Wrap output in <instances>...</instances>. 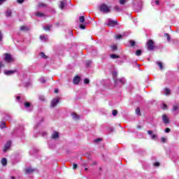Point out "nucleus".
<instances>
[{"label": "nucleus", "mask_w": 179, "mask_h": 179, "mask_svg": "<svg viewBox=\"0 0 179 179\" xmlns=\"http://www.w3.org/2000/svg\"><path fill=\"white\" fill-rule=\"evenodd\" d=\"M80 23H85V17L84 16H80L79 17Z\"/></svg>", "instance_id": "22"}, {"label": "nucleus", "mask_w": 179, "mask_h": 179, "mask_svg": "<svg viewBox=\"0 0 179 179\" xmlns=\"http://www.w3.org/2000/svg\"><path fill=\"white\" fill-rule=\"evenodd\" d=\"M161 142H162L163 143H166V138L162 137V138H161Z\"/></svg>", "instance_id": "44"}, {"label": "nucleus", "mask_w": 179, "mask_h": 179, "mask_svg": "<svg viewBox=\"0 0 179 179\" xmlns=\"http://www.w3.org/2000/svg\"><path fill=\"white\" fill-rule=\"evenodd\" d=\"M17 100H20V96H17Z\"/></svg>", "instance_id": "59"}, {"label": "nucleus", "mask_w": 179, "mask_h": 179, "mask_svg": "<svg viewBox=\"0 0 179 179\" xmlns=\"http://www.w3.org/2000/svg\"><path fill=\"white\" fill-rule=\"evenodd\" d=\"M136 114H137V115H141V109L139 108L136 109Z\"/></svg>", "instance_id": "29"}, {"label": "nucleus", "mask_w": 179, "mask_h": 179, "mask_svg": "<svg viewBox=\"0 0 179 179\" xmlns=\"http://www.w3.org/2000/svg\"><path fill=\"white\" fill-rule=\"evenodd\" d=\"M101 141V138H97L94 140V142L97 143V142H100Z\"/></svg>", "instance_id": "52"}, {"label": "nucleus", "mask_w": 179, "mask_h": 179, "mask_svg": "<svg viewBox=\"0 0 179 179\" xmlns=\"http://www.w3.org/2000/svg\"><path fill=\"white\" fill-rule=\"evenodd\" d=\"M21 31H29V27L26 26H22L20 27Z\"/></svg>", "instance_id": "16"}, {"label": "nucleus", "mask_w": 179, "mask_h": 179, "mask_svg": "<svg viewBox=\"0 0 179 179\" xmlns=\"http://www.w3.org/2000/svg\"><path fill=\"white\" fill-rule=\"evenodd\" d=\"M52 27V25H47L46 27H44L43 29L44 30L50 31V29Z\"/></svg>", "instance_id": "20"}, {"label": "nucleus", "mask_w": 179, "mask_h": 179, "mask_svg": "<svg viewBox=\"0 0 179 179\" xmlns=\"http://www.w3.org/2000/svg\"><path fill=\"white\" fill-rule=\"evenodd\" d=\"M80 29H82V30H85V29H86V27L83 24H80Z\"/></svg>", "instance_id": "36"}, {"label": "nucleus", "mask_w": 179, "mask_h": 179, "mask_svg": "<svg viewBox=\"0 0 179 179\" xmlns=\"http://www.w3.org/2000/svg\"><path fill=\"white\" fill-rule=\"evenodd\" d=\"M66 6V0L62 1L59 5L60 9H65Z\"/></svg>", "instance_id": "10"}, {"label": "nucleus", "mask_w": 179, "mask_h": 179, "mask_svg": "<svg viewBox=\"0 0 179 179\" xmlns=\"http://www.w3.org/2000/svg\"><path fill=\"white\" fill-rule=\"evenodd\" d=\"M147 48L148 50H149V51H152V50L155 49V42L153 41V40L150 39L147 42Z\"/></svg>", "instance_id": "4"}, {"label": "nucleus", "mask_w": 179, "mask_h": 179, "mask_svg": "<svg viewBox=\"0 0 179 179\" xmlns=\"http://www.w3.org/2000/svg\"><path fill=\"white\" fill-rule=\"evenodd\" d=\"M39 82L41 83H45V78H44V77H41V78H39Z\"/></svg>", "instance_id": "27"}, {"label": "nucleus", "mask_w": 179, "mask_h": 179, "mask_svg": "<svg viewBox=\"0 0 179 179\" xmlns=\"http://www.w3.org/2000/svg\"><path fill=\"white\" fill-rule=\"evenodd\" d=\"M57 103H59V98H58V97L52 99V101L51 102V106L52 107H55V106H57Z\"/></svg>", "instance_id": "7"}, {"label": "nucleus", "mask_w": 179, "mask_h": 179, "mask_svg": "<svg viewBox=\"0 0 179 179\" xmlns=\"http://www.w3.org/2000/svg\"><path fill=\"white\" fill-rule=\"evenodd\" d=\"M24 106H25L26 108L30 107V102H26V103H24Z\"/></svg>", "instance_id": "39"}, {"label": "nucleus", "mask_w": 179, "mask_h": 179, "mask_svg": "<svg viewBox=\"0 0 179 179\" xmlns=\"http://www.w3.org/2000/svg\"><path fill=\"white\" fill-rule=\"evenodd\" d=\"M0 128H1V129H3V128H6V124L5 123V122H1L0 123Z\"/></svg>", "instance_id": "19"}, {"label": "nucleus", "mask_w": 179, "mask_h": 179, "mask_svg": "<svg viewBox=\"0 0 179 179\" xmlns=\"http://www.w3.org/2000/svg\"><path fill=\"white\" fill-rule=\"evenodd\" d=\"M112 75H113V78L115 80V87H121L122 85H124L125 83V78L117 79V76L118 75V73L117 71H113Z\"/></svg>", "instance_id": "1"}, {"label": "nucleus", "mask_w": 179, "mask_h": 179, "mask_svg": "<svg viewBox=\"0 0 179 179\" xmlns=\"http://www.w3.org/2000/svg\"><path fill=\"white\" fill-rule=\"evenodd\" d=\"M137 128H138V129H141L142 127H141V125H138Z\"/></svg>", "instance_id": "58"}, {"label": "nucleus", "mask_w": 179, "mask_h": 179, "mask_svg": "<svg viewBox=\"0 0 179 179\" xmlns=\"http://www.w3.org/2000/svg\"><path fill=\"white\" fill-rule=\"evenodd\" d=\"M154 166H155V167H159V166H160V163H159V162H155V163L154 164Z\"/></svg>", "instance_id": "40"}, {"label": "nucleus", "mask_w": 179, "mask_h": 179, "mask_svg": "<svg viewBox=\"0 0 179 179\" xmlns=\"http://www.w3.org/2000/svg\"><path fill=\"white\" fill-rule=\"evenodd\" d=\"M157 64L160 69H163V63H162V62H158Z\"/></svg>", "instance_id": "26"}, {"label": "nucleus", "mask_w": 179, "mask_h": 179, "mask_svg": "<svg viewBox=\"0 0 179 179\" xmlns=\"http://www.w3.org/2000/svg\"><path fill=\"white\" fill-rule=\"evenodd\" d=\"M73 170H76V169H78V164H73Z\"/></svg>", "instance_id": "37"}, {"label": "nucleus", "mask_w": 179, "mask_h": 179, "mask_svg": "<svg viewBox=\"0 0 179 179\" xmlns=\"http://www.w3.org/2000/svg\"><path fill=\"white\" fill-rule=\"evenodd\" d=\"M39 99H40V100H41L42 101H44V96H40Z\"/></svg>", "instance_id": "55"}, {"label": "nucleus", "mask_w": 179, "mask_h": 179, "mask_svg": "<svg viewBox=\"0 0 179 179\" xmlns=\"http://www.w3.org/2000/svg\"><path fill=\"white\" fill-rule=\"evenodd\" d=\"M155 3L156 5H159V4L160 3V1H159V0H156V1H155Z\"/></svg>", "instance_id": "50"}, {"label": "nucleus", "mask_w": 179, "mask_h": 179, "mask_svg": "<svg viewBox=\"0 0 179 179\" xmlns=\"http://www.w3.org/2000/svg\"><path fill=\"white\" fill-rule=\"evenodd\" d=\"M130 44H131V47H134V45H135V42H134V41H130Z\"/></svg>", "instance_id": "41"}, {"label": "nucleus", "mask_w": 179, "mask_h": 179, "mask_svg": "<svg viewBox=\"0 0 179 179\" xmlns=\"http://www.w3.org/2000/svg\"><path fill=\"white\" fill-rule=\"evenodd\" d=\"M3 2H6V0H0V5H2Z\"/></svg>", "instance_id": "49"}, {"label": "nucleus", "mask_w": 179, "mask_h": 179, "mask_svg": "<svg viewBox=\"0 0 179 179\" xmlns=\"http://www.w3.org/2000/svg\"><path fill=\"white\" fill-rule=\"evenodd\" d=\"M6 16L7 17H10V16H12V10L8 8L6 11Z\"/></svg>", "instance_id": "13"}, {"label": "nucleus", "mask_w": 179, "mask_h": 179, "mask_svg": "<svg viewBox=\"0 0 179 179\" xmlns=\"http://www.w3.org/2000/svg\"><path fill=\"white\" fill-rule=\"evenodd\" d=\"M40 56L41 57V58H43L44 59H47V55H45L44 52H41Z\"/></svg>", "instance_id": "23"}, {"label": "nucleus", "mask_w": 179, "mask_h": 179, "mask_svg": "<svg viewBox=\"0 0 179 179\" xmlns=\"http://www.w3.org/2000/svg\"><path fill=\"white\" fill-rule=\"evenodd\" d=\"M10 145H12V142L10 141H8L6 145H4V148H3V152H6L10 148Z\"/></svg>", "instance_id": "8"}, {"label": "nucleus", "mask_w": 179, "mask_h": 179, "mask_svg": "<svg viewBox=\"0 0 179 179\" xmlns=\"http://www.w3.org/2000/svg\"><path fill=\"white\" fill-rule=\"evenodd\" d=\"M110 58L115 59V58H120V56L116 55H110Z\"/></svg>", "instance_id": "31"}, {"label": "nucleus", "mask_w": 179, "mask_h": 179, "mask_svg": "<svg viewBox=\"0 0 179 179\" xmlns=\"http://www.w3.org/2000/svg\"><path fill=\"white\" fill-rule=\"evenodd\" d=\"M105 24L109 27H114V26H117L118 24V22L108 18L106 20Z\"/></svg>", "instance_id": "3"}, {"label": "nucleus", "mask_w": 179, "mask_h": 179, "mask_svg": "<svg viewBox=\"0 0 179 179\" xmlns=\"http://www.w3.org/2000/svg\"><path fill=\"white\" fill-rule=\"evenodd\" d=\"M117 40H120V38H122V35H117L116 36Z\"/></svg>", "instance_id": "42"}, {"label": "nucleus", "mask_w": 179, "mask_h": 179, "mask_svg": "<svg viewBox=\"0 0 179 179\" xmlns=\"http://www.w3.org/2000/svg\"><path fill=\"white\" fill-rule=\"evenodd\" d=\"M162 121L165 124H169V122H170V120H169V117H167V115H162Z\"/></svg>", "instance_id": "12"}, {"label": "nucleus", "mask_w": 179, "mask_h": 179, "mask_svg": "<svg viewBox=\"0 0 179 179\" xmlns=\"http://www.w3.org/2000/svg\"><path fill=\"white\" fill-rule=\"evenodd\" d=\"M59 134L57 131H54V133L52 135V139H57V138H59Z\"/></svg>", "instance_id": "14"}, {"label": "nucleus", "mask_w": 179, "mask_h": 179, "mask_svg": "<svg viewBox=\"0 0 179 179\" xmlns=\"http://www.w3.org/2000/svg\"><path fill=\"white\" fill-rule=\"evenodd\" d=\"M177 110H178V106H173V111H177Z\"/></svg>", "instance_id": "34"}, {"label": "nucleus", "mask_w": 179, "mask_h": 179, "mask_svg": "<svg viewBox=\"0 0 179 179\" xmlns=\"http://www.w3.org/2000/svg\"><path fill=\"white\" fill-rule=\"evenodd\" d=\"M5 62L10 63L13 62L15 60L13 59V57H12V55L10 54L6 53L4 54V58H3Z\"/></svg>", "instance_id": "5"}, {"label": "nucleus", "mask_w": 179, "mask_h": 179, "mask_svg": "<svg viewBox=\"0 0 179 179\" xmlns=\"http://www.w3.org/2000/svg\"><path fill=\"white\" fill-rule=\"evenodd\" d=\"M58 92H59L58 89L55 90V93H58Z\"/></svg>", "instance_id": "57"}, {"label": "nucleus", "mask_w": 179, "mask_h": 179, "mask_svg": "<svg viewBox=\"0 0 179 179\" xmlns=\"http://www.w3.org/2000/svg\"><path fill=\"white\" fill-rule=\"evenodd\" d=\"M162 108H163V110H166L167 108V105L164 104Z\"/></svg>", "instance_id": "51"}, {"label": "nucleus", "mask_w": 179, "mask_h": 179, "mask_svg": "<svg viewBox=\"0 0 179 179\" xmlns=\"http://www.w3.org/2000/svg\"><path fill=\"white\" fill-rule=\"evenodd\" d=\"M127 0H120V5H125Z\"/></svg>", "instance_id": "33"}, {"label": "nucleus", "mask_w": 179, "mask_h": 179, "mask_svg": "<svg viewBox=\"0 0 179 179\" xmlns=\"http://www.w3.org/2000/svg\"><path fill=\"white\" fill-rule=\"evenodd\" d=\"M41 41H47L48 40V36L42 35L40 36Z\"/></svg>", "instance_id": "15"}, {"label": "nucleus", "mask_w": 179, "mask_h": 179, "mask_svg": "<svg viewBox=\"0 0 179 179\" xmlns=\"http://www.w3.org/2000/svg\"><path fill=\"white\" fill-rule=\"evenodd\" d=\"M148 135H152V134H153V131H152V130H148Z\"/></svg>", "instance_id": "46"}, {"label": "nucleus", "mask_w": 179, "mask_h": 179, "mask_svg": "<svg viewBox=\"0 0 179 179\" xmlns=\"http://www.w3.org/2000/svg\"><path fill=\"white\" fill-rule=\"evenodd\" d=\"M85 171H87L88 169H87V168H85Z\"/></svg>", "instance_id": "61"}, {"label": "nucleus", "mask_w": 179, "mask_h": 179, "mask_svg": "<svg viewBox=\"0 0 179 179\" xmlns=\"http://www.w3.org/2000/svg\"><path fill=\"white\" fill-rule=\"evenodd\" d=\"M11 179H15V177L12 176V177H11Z\"/></svg>", "instance_id": "62"}, {"label": "nucleus", "mask_w": 179, "mask_h": 179, "mask_svg": "<svg viewBox=\"0 0 179 179\" xmlns=\"http://www.w3.org/2000/svg\"><path fill=\"white\" fill-rule=\"evenodd\" d=\"M4 73L5 75H7V76H9L10 75H13V73H16V70H13V71H10V70H8V71H4Z\"/></svg>", "instance_id": "9"}, {"label": "nucleus", "mask_w": 179, "mask_h": 179, "mask_svg": "<svg viewBox=\"0 0 179 179\" xmlns=\"http://www.w3.org/2000/svg\"><path fill=\"white\" fill-rule=\"evenodd\" d=\"M43 6H45V4H44V3H40V4L38 5V7H39V8H43Z\"/></svg>", "instance_id": "47"}, {"label": "nucleus", "mask_w": 179, "mask_h": 179, "mask_svg": "<svg viewBox=\"0 0 179 179\" xmlns=\"http://www.w3.org/2000/svg\"><path fill=\"white\" fill-rule=\"evenodd\" d=\"M152 139H154V140H156L157 139V136L156 134H153L152 136H151Z\"/></svg>", "instance_id": "35"}, {"label": "nucleus", "mask_w": 179, "mask_h": 179, "mask_svg": "<svg viewBox=\"0 0 179 179\" xmlns=\"http://www.w3.org/2000/svg\"><path fill=\"white\" fill-rule=\"evenodd\" d=\"M164 93H165V94H166V96H168V94H170L171 91H170V90H169V88H166V89L164 90Z\"/></svg>", "instance_id": "24"}, {"label": "nucleus", "mask_w": 179, "mask_h": 179, "mask_svg": "<svg viewBox=\"0 0 179 179\" xmlns=\"http://www.w3.org/2000/svg\"><path fill=\"white\" fill-rule=\"evenodd\" d=\"M3 66V63L2 62H0V69Z\"/></svg>", "instance_id": "53"}, {"label": "nucleus", "mask_w": 179, "mask_h": 179, "mask_svg": "<svg viewBox=\"0 0 179 179\" xmlns=\"http://www.w3.org/2000/svg\"><path fill=\"white\" fill-rule=\"evenodd\" d=\"M141 54H142V50H138L136 51V55H137L138 57H139V55H141Z\"/></svg>", "instance_id": "28"}, {"label": "nucleus", "mask_w": 179, "mask_h": 179, "mask_svg": "<svg viewBox=\"0 0 179 179\" xmlns=\"http://www.w3.org/2000/svg\"><path fill=\"white\" fill-rule=\"evenodd\" d=\"M99 10L103 13H110L111 12V6H108L106 4H102L99 6Z\"/></svg>", "instance_id": "2"}, {"label": "nucleus", "mask_w": 179, "mask_h": 179, "mask_svg": "<svg viewBox=\"0 0 179 179\" xmlns=\"http://www.w3.org/2000/svg\"><path fill=\"white\" fill-rule=\"evenodd\" d=\"M17 2L18 3H23L24 2V0H17Z\"/></svg>", "instance_id": "45"}, {"label": "nucleus", "mask_w": 179, "mask_h": 179, "mask_svg": "<svg viewBox=\"0 0 179 179\" xmlns=\"http://www.w3.org/2000/svg\"><path fill=\"white\" fill-rule=\"evenodd\" d=\"M80 82V77L78 76H76L73 80V83H74V85H78Z\"/></svg>", "instance_id": "11"}, {"label": "nucleus", "mask_w": 179, "mask_h": 179, "mask_svg": "<svg viewBox=\"0 0 179 179\" xmlns=\"http://www.w3.org/2000/svg\"><path fill=\"white\" fill-rule=\"evenodd\" d=\"M0 41H2V34H1V31H0Z\"/></svg>", "instance_id": "56"}, {"label": "nucleus", "mask_w": 179, "mask_h": 179, "mask_svg": "<svg viewBox=\"0 0 179 179\" xmlns=\"http://www.w3.org/2000/svg\"><path fill=\"white\" fill-rule=\"evenodd\" d=\"M71 115L73 120H79V115H78V114L72 113Z\"/></svg>", "instance_id": "18"}, {"label": "nucleus", "mask_w": 179, "mask_h": 179, "mask_svg": "<svg viewBox=\"0 0 179 179\" xmlns=\"http://www.w3.org/2000/svg\"><path fill=\"white\" fill-rule=\"evenodd\" d=\"M115 10H116V12H121L122 9H121L118 6H115Z\"/></svg>", "instance_id": "25"}, {"label": "nucleus", "mask_w": 179, "mask_h": 179, "mask_svg": "<svg viewBox=\"0 0 179 179\" xmlns=\"http://www.w3.org/2000/svg\"><path fill=\"white\" fill-rule=\"evenodd\" d=\"M112 114L114 117H115V115L118 114V111H117V110H113Z\"/></svg>", "instance_id": "32"}, {"label": "nucleus", "mask_w": 179, "mask_h": 179, "mask_svg": "<svg viewBox=\"0 0 179 179\" xmlns=\"http://www.w3.org/2000/svg\"><path fill=\"white\" fill-rule=\"evenodd\" d=\"M34 171H36V169L31 167H28L25 169L26 174H31L32 173H34Z\"/></svg>", "instance_id": "6"}, {"label": "nucleus", "mask_w": 179, "mask_h": 179, "mask_svg": "<svg viewBox=\"0 0 179 179\" xmlns=\"http://www.w3.org/2000/svg\"><path fill=\"white\" fill-rule=\"evenodd\" d=\"M36 16H38V17H43L44 14L42 13H40V12H37V13H36Z\"/></svg>", "instance_id": "21"}, {"label": "nucleus", "mask_w": 179, "mask_h": 179, "mask_svg": "<svg viewBox=\"0 0 179 179\" xmlns=\"http://www.w3.org/2000/svg\"><path fill=\"white\" fill-rule=\"evenodd\" d=\"M84 83L85 85H89V83H90V80L88 78H85Z\"/></svg>", "instance_id": "30"}, {"label": "nucleus", "mask_w": 179, "mask_h": 179, "mask_svg": "<svg viewBox=\"0 0 179 179\" xmlns=\"http://www.w3.org/2000/svg\"><path fill=\"white\" fill-rule=\"evenodd\" d=\"M7 164H8V161L6 160V158H3L1 159V164L3 166H6Z\"/></svg>", "instance_id": "17"}, {"label": "nucleus", "mask_w": 179, "mask_h": 179, "mask_svg": "<svg viewBox=\"0 0 179 179\" xmlns=\"http://www.w3.org/2000/svg\"><path fill=\"white\" fill-rule=\"evenodd\" d=\"M90 64H92V62H91V61H87V66H89V65H90Z\"/></svg>", "instance_id": "54"}, {"label": "nucleus", "mask_w": 179, "mask_h": 179, "mask_svg": "<svg viewBox=\"0 0 179 179\" xmlns=\"http://www.w3.org/2000/svg\"><path fill=\"white\" fill-rule=\"evenodd\" d=\"M165 36L167 37V41H170V35H169V34H165Z\"/></svg>", "instance_id": "43"}, {"label": "nucleus", "mask_w": 179, "mask_h": 179, "mask_svg": "<svg viewBox=\"0 0 179 179\" xmlns=\"http://www.w3.org/2000/svg\"><path fill=\"white\" fill-rule=\"evenodd\" d=\"M112 50H113V51H115V50H117V45H113L112 46Z\"/></svg>", "instance_id": "38"}, {"label": "nucleus", "mask_w": 179, "mask_h": 179, "mask_svg": "<svg viewBox=\"0 0 179 179\" xmlns=\"http://www.w3.org/2000/svg\"><path fill=\"white\" fill-rule=\"evenodd\" d=\"M43 135H44V136L47 135V133H46V132H45V133L43 134Z\"/></svg>", "instance_id": "60"}, {"label": "nucleus", "mask_w": 179, "mask_h": 179, "mask_svg": "<svg viewBox=\"0 0 179 179\" xmlns=\"http://www.w3.org/2000/svg\"><path fill=\"white\" fill-rule=\"evenodd\" d=\"M165 132H166V134H169V132H170V128H166L165 129Z\"/></svg>", "instance_id": "48"}]
</instances>
